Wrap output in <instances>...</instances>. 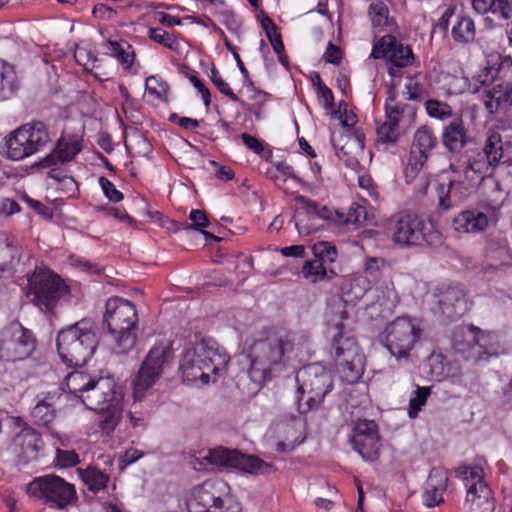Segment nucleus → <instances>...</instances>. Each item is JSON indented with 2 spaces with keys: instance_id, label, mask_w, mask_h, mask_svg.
<instances>
[{
  "instance_id": "1",
  "label": "nucleus",
  "mask_w": 512,
  "mask_h": 512,
  "mask_svg": "<svg viewBox=\"0 0 512 512\" xmlns=\"http://www.w3.org/2000/svg\"><path fill=\"white\" fill-rule=\"evenodd\" d=\"M297 339V334L292 331L275 329L253 340L248 347V374L251 380L262 383L282 372L287 366Z\"/></svg>"
},
{
  "instance_id": "2",
  "label": "nucleus",
  "mask_w": 512,
  "mask_h": 512,
  "mask_svg": "<svg viewBox=\"0 0 512 512\" xmlns=\"http://www.w3.org/2000/svg\"><path fill=\"white\" fill-rule=\"evenodd\" d=\"M484 165L468 151L451 161L449 168L442 174L443 181L436 188L439 206L448 210L474 193L488 175Z\"/></svg>"
},
{
  "instance_id": "3",
  "label": "nucleus",
  "mask_w": 512,
  "mask_h": 512,
  "mask_svg": "<svg viewBox=\"0 0 512 512\" xmlns=\"http://www.w3.org/2000/svg\"><path fill=\"white\" fill-rule=\"evenodd\" d=\"M230 356L212 338H202L184 350L180 370L184 382L202 384L210 382V374L219 375L226 370Z\"/></svg>"
},
{
  "instance_id": "4",
  "label": "nucleus",
  "mask_w": 512,
  "mask_h": 512,
  "mask_svg": "<svg viewBox=\"0 0 512 512\" xmlns=\"http://www.w3.org/2000/svg\"><path fill=\"white\" fill-rule=\"evenodd\" d=\"M329 325L337 330L333 336L335 349V367L342 381L348 384L356 383L364 373L365 356L360 352L354 337L345 335L343 323L348 319L342 302H338L328 314Z\"/></svg>"
},
{
  "instance_id": "5",
  "label": "nucleus",
  "mask_w": 512,
  "mask_h": 512,
  "mask_svg": "<svg viewBox=\"0 0 512 512\" xmlns=\"http://www.w3.org/2000/svg\"><path fill=\"white\" fill-rule=\"evenodd\" d=\"M99 344L91 319H81L57 333L56 347L60 359L68 367H82L94 355Z\"/></svg>"
},
{
  "instance_id": "6",
  "label": "nucleus",
  "mask_w": 512,
  "mask_h": 512,
  "mask_svg": "<svg viewBox=\"0 0 512 512\" xmlns=\"http://www.w3.org/2000/svg\"><path fill=\"white\" fill-rule=\"evenodd\" d=\"M138 322V313L133 302L118 296L107 299L103 325L112 337L116 354H126L134 348Z\"/></svg>"
},
{
  "instance_id": "7",
  "label": "nucleus",
  "mask_w": 512,
  "mask_h": 512,
  "mask_svg": "<svg viewBox=\"0 0 512 512\" xmlns=\"http://www.w3.org/2000/svg\"><path fill=\"white\" fill-rule=\"evenodd\" d=\"M123 398L121 387L110 377L95 378L87 393L81 394V402L100 414L99 428L106 434L112 433L121 419Z\"/></svg>"
},
{
  "instance_id": "8",
  "label": "nucleus",
  "mask_w": 512,
  "mask_h": 512,
  "mask_svg": "<svg viewBox=\"0 0 512 512\" xmlns=\"http://www.w3.org/2000/svg\"><path fill=\"white\" fill-rule=\"evenodd\" d=\"M452 347L456 353L474 364L499 356L503 347L499 336L473 325H459L452 332Z\"/></svg>"
},
{
  "instance_id": "9",
  "label": "nucleus",
  "mask_w": 512,
  "mask_h": 512,
  "mask_svg": "<svg viewBox=\"0 0 512 512\" xmlns=\"http://www.w3.org/2000/svg\"><path fill=\"white\" fill-rule=\"evenodd\" d=\"M295 405L300 414L317 409L333 389L330 371L318 363L309 364L296 373Z\"/></svg>"
},
{
  "instance_id": "10",
  "label": "nucleus",
  "mask_w": 512,
  "mask_h": 512,
  "mask_svg": "<svg viewBox=\"0 0 512 512\" xmlns=\"http://www.w3.org/2000/svg\"><path fill=\"white\" fill-rule=\"evenodd\" d=\"M26 295L40 310L54 315L56 307L70 301L68 285L56 273L49 269L36 268L27 275Z\"/></svg>"
},
{
  "instance_id": "11",
  "label": "nucleus",
  "mask_w": 512,
  "mask_h": 512,
  "mask_svg": "<svg viewBox=\"0 0 512 512\" xmlns=\"http://www.w3.org/2000/svg\"><path fill=\"white\" fill-rule=\"evenodd\" d=\"M50 141L43 122L27 123L12 132L5 142L7 158L19 161L42 150Z\"/></svg>"
},
{
  "instance_id": "12",
  "label": "nucleus",
  "mask_w": 512,
  "mask_h": 512,
  "mask_svg": "<svg viewBox=\"0 0 512 512\" xmlns=\"http://www.w3.org/2000/svg\"><path fill=\"white\" fill-rule=\"evenodd\" d=\"M173 350L167 344L153 346L146 355L134 381L133 398L142 401L147 392L160 379L164 370L173 360Z\"/></svg>"
},
{
  "instance_id": "13",
  "label": "nucleus",
  "mask_w": 512,
  "mask_h": 512,
  "mask_svg": "<svg viewBox=\"0 0 512 512\" xmlns=\"http://www.w3.org/2000/svg\"><path fill=\"white\" fill-rule=\"evenodd\" d=\"M456 476L466 488L464 507L467 512H493L495 509L492 490L484 480V471L478 465H461L455 469Z\"/></svg>"
},
{
  "instance_id": "14",
  "label": "nucleus",
  "mask_w": 512,
  "mask_h": 512,
  "mask_svg": "<svg viewBox=\"0 0 512 512\" xmlns=\"http://www.w3.org/2000/svg\"><path fill=\"white\" fill-rule=\"evenodd\" d=\"M26 492L58 509L65 508L77 499L74 485L54 474L35 478L27 485Z\"/></svg>"
},
{
  "instance_id": "15",
  "label": "nucleus",
  "mask_w": 512,
  "mask_h": 512,
  "mask_svg": "<svg viewBox=\"0 0 512 512\" xmlns=\"http://www.w3.org/2000/svg\"><path fill=\"white\" fill-rule=\"evenodd\" d=\"M37 340L32 331L14 322L0 334V360L17 362L29 358L35 351Z\"/></svg>"
},
{
  "instance_id": "16",
  "label": "nucleus",
  "mask_w": 512,
  "mask_h": 512,
  "mask_svg": "<svg viewBox=\"0 0 512 512\" xmlns=\"http://www.w3.org/2000/svg\"><path fill=\"white\" fill-rule=\"evenodd\" d=\"M203 460L216 466L237 468L250 474L268 475L276 471L271 463H267L255 455H246L238 450L216 448L209 450Z\"/></svg>"
},
{
  "instance_id": "17",
  "label": "nucleus",
  "mask_w": 512,
  "mask_h": 512,
  "mask_svg": "<svg viewBox=\"0 0 512 512\" xmlns=\"http://www.w3.org/2000/svg\"><path fill=\"white\" fill-rule=\"evenodd\" d=\"M386 347L397 359H408L410 351L421 336V329L414 320L398 317L386 328Z\"/></svg>"
},
{
  "instance_id": "18",
  "label": "nucleus",
  "mask_w": 512,
  "mask_h": 512,
  "mask_svg": "<svg viewBox=\"0 0 512 512\" xmlns=\"http://www.w3.org/2000/svg\"><path fill=\"white\" fill-rule=\"evenodd\" d=\"M388 230L395 244L417 246L425 241L427 223L415 213L402 211L389 218Z\"/></svg>"
},
{
  "instance_id": "19",
  "label": "nucleus",
  "mask_w": 512,
  "mask_h": 512,
  "mask_svg": "<svg viewBox=\"0 0 512 512\" xmlns=\"http://www.w3.org/2000/svg\"><path fill=\"white\" fill-rule=\"evenodd\" d=\"M433 311L445 321H456L467 311L466 291L460 283H441L433 291Z\"/></svg>"
},
{
  "instance_id": "20",
  "label": "nucleus",
  "mask_w": 512,
  "mask_h": 512,
  "mask_svg": "<svg viewBox=\"0 0 512 512\" xmlns=\"http://www.w3.org/2000/svg\"><path fill=\"white\" fill-rule=\"evenodd\" d=\"M410 109L409 105L400 103L393 96L385 102L384 119L376 121V146L387 150L397 144L401 137L399 123L404 113Z\"/></svg>"
},
{
  "instance_id": "21",
  "label": "nucleus",
  "mask_w": 512,
  "mask_h": 512,
  "mask_svg": "<svg viewBox=\"0 0 512 512\" xmlns=\"http://www.w3.org/2000/svg\"><path fill=\"white\" fill-rule=\"evenodd\" d=\"M371 57L385 59L389 64L388 73L393 78L400 77L399 69L412 65L414 61L411 48L392 35H385L374 44Z\"/></svg>"
},
{
  "instance_id": "22",
  "label": "nucleus",
  "mask_w": 512,
  "mask_h": 512,
  "mask_svg": "<svg viewBox=\"0 0 512 512\" xmlns=\"http://www.w3.org/2000/svg\"><path fill=\"white\" fill-rule=\"evenodd\" d=\"M353 448L365 461H375L380 454L378 426L373 420H358L350 440Z\"/></svg>"
},
{
  "instance_id": "23",
  "label": "nucleus",
  "mask_w": 512,
  "mask_h": 512,
  "mask_svg": "<svg viewBox=\"0 0 512 512\" xmlns=\"http://www.w3.org/2000/svg\"><path fill=\"white\" fill-rule=\"evenodd\" d=\"M17 425H24L17 434L16 439L21 445V453L18 456L20 464L27 465L39 458L40 451L43 449L44 443L41 434L34 428L28 426L23 420L16 418Z\"/></svg>"
},
{
  "instance_id": "24",
  "label": "nucleus",
  "mask_w": 512,
  "mask_h": 512,
  "mask_svg": "<svg viewBox=\"0 0 512 512\" xmlns=\"http://www.w3.org/2000/svg\"><path fill=\"white\" fill-rule=\"evenodd\" d=\"M297 202L301 204V208L304 210V212L298 211L295 216V227L300 234H309L318 229L316 226L305 225V221L313 219L330 220L333 217L332 210L325 206H319L316 202L304 196L297 197Z\"/></svg>"
},
{
  "instance_id": "25",
  "label": "nucleus",
  "mask_w": 512,
  "mask_h": 512,
  "mask_svg": "<svg viewBox=\"0 0 512 512\" xmlns=\"http://www.w3.org/2000/svg\"><path fill=\"white\" fill-rule=\"evenodd\" d=\"M468 152L475 160H481L485 164L484 170L488 175L491 174L493 168L506 161L502 138L498 132H491L488 135L483 152L478 150H468Z\"/></svg>"
},
{
  "instance_id": "26",
  "label": "nucleus",
  "mask_w": 512,
  "mask_h": 512,
  "mask_svg": "<svg viewBox=\"0 0 512 512\" xmlns=\"http://www.w3.org/2000/svg\"><path fill=\"white\" fill-rule=\"evenodd\" d=\"M484 106L489 113H500L508 128L512 129V84L505 89L488 91L484 98Z\"/></svg>"
},
{
  "instance_id": "27",
  "label": "nucleus",
  "mask_w": 512,
  "mask_h": 512,
  "mask_svg": "<svg viewBox=\"0 0 512 512\" xmlns=\"http://www.w3.org/2000/svg\"><path fill=\"white\" fill-rule=\"evenodd\" d=\"M447 483L448 474L444 468L431 469L422 494L423 504L427 507L439 505L443 501L442 494L447 488Z\"/></svg>"
},
{
  "instance_id": "28",
  "label": "nucleus",
  "mask_w": 512,
  "mask_h": 512,
  "mask_svg": "<svg viewBox=\"0 0 512 512\" xmlns=\"http://www.w3.org/2000/svg\"><path fill=\"white\" fill-rule=\"evenodd\" d=\"M61 396L58 390L37 396L36 404L30 412L35 424L48 427L55 420V405Z\"/></svg>"
},
{
  "instance_id": "29",
  "label": "nucleus",
  "mask_w": 512,
  "mask_h": 512,
  "mask_svg": "<svg viewBox=\"0 0 512 512\" xmlns=\"http://www.w3.org/2000/svg\"><path fill=\"white\" fill-rule=\"evenodd\" d=\"M82 150L81 140L77 137L61 138L52 153L46 156L40 165L49 168L56 164L55 160L61 163L73 160Z\"/></svg>"
},
{
  "instance_id": "30",
  "label": "nucleus",
  "mask_w": 512,
  "mask_h": 512,
  "mask_svg": "<svg viewBox=\"0 0 512 512\" xmlns=\"http://www.w3.org/2000/svg\"><path fill=\"white\" fill-rule=\"evenodd\" d=\"M487 214L477 210H466L453 219V227L459 233H478L489 225Z\"/></svg>"
},
{
  "instance_id": "31",
  "label": "nucleus",
  "mask_w": 512,
  "mask_h": 512,
  "mask_svg": "<svg viewBox=\"0 0 512 512\" xmlns=\"http://www.w3.org/2000/svg\"><path fill=\"white\" fill-rule=\"evenodd\" d=\"M469 136L462 118L453 119L443 129L442 142L450 152H458L467 144Z\"/></svg>"
},
{
  "instance_id": "32",
  "label": "nucleus",
  "mask_w": 512,
  "mask_h": 512,
  "mask_svg": "<svg viewBox=\"0 0 512 512\" xmlns=\"http://www.w3.org/2000/svg\"><path fill=\"white\" fill-rule=\"evenodd\" d=\"M389 0H371L368 8V16L373 28L392 30L395 26L394 18L390 16Z\"/></svg>"
},
{
  "instance_id": "33",
  "label": "nucleus",
  "mask_w": 512,
  "mask_h": 512,
  "mask_svg": "<svg viewBox=\"0 0 512 512\" xmlns=\"http://www.w3.org/2000/svg\"><path fill=\"white\" fill-rule=\"evenodd\" d=\"M499 74V69H496V66L490 64L483 67L479 70V72L473 76L470 80V93H478L481 89H484L483 99L488 91H492V89H487L490 85H492ZM496 89H502L500 85L495 86Z\"/></svg>"
},
{
  "instance_id": "34",
  "label": "nucleus",
  "mask_w": 512,
  "mask_h": 512,
  "mask_svg": "<svg viewBox=\"0 0 512 512\" xmlns=\"http://www.w3.org/2000/svg\"><path fill=\"white\" fill-rule=\"evenodd\" d=\"M19 88V81L12 65L2 62L0 67V101L10 99Z\"/></svg>"
},
{
  "instance_id": "35",
  "label": "nucleus",
  "mask_w": 512,
  "mask_h": 512,
  "mask_svg": "<svg viewBox=\"0 0 512 512\" xmlns=\"http://www.w3.org/2000/svg\"><path fill=\"white\" fill-rule=\"evenodd\" d=\"M335 258H312L307 260L302 268L303 276L310 282L316 283L324 279L328 272L335 274L334 271L327 267V262H334Z\"/></svg>"
},
{
  "instance_id": "36",
  "label": "nucleus",
  "mask_w": 512,
  "mask_h": 512,
  "mask_svg": "<svg viewBox=\"0 0 512 512\" xmlns=\"http://www.w3.org/2000/svg\"><path fill=\"white\" fill-rule=\"evenodd\" d=\"M109 53L113 56L124 70H130L134 59L135 52L133 47L125 42L109 41Z\"/></svg>"
},
{
  "instance_id": "37",
  "label": "nucleus",
  "mask_w": 512,
  "mask_h": 512,
  "mask_svg": "<svg viewBox=\"0 0 512 512\" xmlns=\"http://www.w3.org/2000/svg\"><path fill=\"white\" fill-rule=\"evenodd\" d=\"M94 380V377L84 371H74L67 375L66 386L70 393L81 400V394L87 393Z\"/></svg>"
},
{
  "instance_id": "38",
  "label": "nucleus",
  "mask_w": 512,
  "mask_h": 512,
  "mask_svg": "<svg viewBox=\"0 0 512 512\" xmlns=\"http://www.w3.org/2000/svg\"><path fill=\"white\" fill-rule=\"evenodd\" d=\"M441 82L447 94L458 95L470 92V80L462 72L458 74L443 73Z\"/></svg>"
},
{
  "instance_id": "39",
  "label": "nucleus",
  "mask_w": 512,
  "mask_h": 512,
  "mask_svg": "<svg viewBox=\"0 0 512 512\" xmlns=\"http://www.w3.org/2000/svg\"><path fill=\"white\" fill-rule=\"evenodd\" d=\"M452 37L455 42L467 44L474 41L476 28L470 17H461L452 27Z\"/></svg>"
},
{
  "instance_id": "40",
  "label": "nucleus",
  "mask_w": 512,
  "mask_h": 512,
  "mask_svg": "<svg viewBox=\"0 0 512 512\" xmlns=\"http://www.w3.org/2000/svg\"><path fill=\"white\" fill-rule=\"evenodd\" d=\"M246 88L247 97L252 103L247 106V109L255 115L257 119L260 118L262 109L266 102L269 100L270 95L262 90L257 89L253 82L250 80L244 83Z\"/></svg>"
},
{
  "instance_id": "41",
  "label": "nucleus",
  "mask_w": 512,
  "mask_h": 512,
  "mask_svg": "<svg viewBox=\"0 0 512 512\" xmlns=\"http://www.w3.org/2000/svg\"><path fill=\"white\" fill-rule=\"evenodd\" d=\"M189 219L192 224L188 227V229L194 228L201 231V234L204 236L205 244L212 245L213 243H218L222 240L221 237L215 236L214 234L203 230V228L209 225V220L204 211L199 209H192L189 214Z\"/></svg>"
},
{
  "instance_id": "42",
  "label": "nucleus",
  "mask_w": 512,
  "mask_h": 512,
  "mask_svg": "<svg viewBox=\"0 0 512 512\" xmlns=\"http://www.w3.org/2000/svg\"><path fill=\"white\" fill-rule=\"evenodd\" d=\"M83 482L87 485L88 490L98 492L106 487L109 477L94 467H88L80 471Z\"/></svg>"
},
{
  "instance_id": "43",
  "label": "nucleus",
  "mask_w": 512,
  "mask_h": 512,
  "mask_svg": "<svg viewBox=\"0 0 512 512\" xmlns=\"http://www.w3.org/2000/svg\"><path fill=\"white\" fill-rule=\"evenodd\" d=\"M275 173L271 175L279 188L284 189L283 185L287 180H292L296 184L303 185V181L298 177L291 165L285 161H278L273 164Z\"/></svg>"
},
{
  "instance_id": "44",
  "label": "nucleus",
  "mask_w": 512,
  "mask_h": 512,
  "mask_svg": "<svg viewBox=\"0 0 512 512\" xmlns=\"http://www.w3.org/2000/svg\"><path fill=\"white\" fill-rule=\"evenodd\" d=\"M260 24L268 38L274 52L281 54L284 52V44L281 35L277 32V27L270 17L263 14L260 19Z\"/></svg>"
},
{
  "instance_id": "45",
  "label": "nucleus",
  "mask_w": 512,
  "mask_h": 512,
  "mask_svg": "<svg viewBox=\"0 0 512 512\" xmlns=\"http://www.w3.org/2000/svg\"><path fill=\"white\" fill-rule=\"evenodd\" d=\"M436 138L432 131L427 128H420L416 131L413 140L412 150L427 154L435 146Z\"/></svg>"
},
{
  "instance_id": "46",
  "label": "nucleus",
  "mask_w": 512,
  "mask_h": 512,
  "mask_svg": "<svg viewBox=\"0 0 512 512\" xmlns=\"http://www.w3.org/2000/svg\"><path fill=\"white\" fill-rule=\"evenodd\" d=\"M257 252L265 254L281 253V256H304L305 248L303 245H292L280 248L271 243L261 244L257 247Z\"/></svg>"
},
{
  "instance_id": "47",
  "label": "nucleus",
  "mask_w": 512,
  "mask_h": 512,
  "mask_svg": "<svg viewBox=\"0 0 512 512\" xmlns=\"http://www.w3.org/2000/svg\"><path fill=\"white\" fill-rule=\"evenodd\" d=\"M426 160L427 154L411 150L408 163L405 168V178L407 183L411 182L417 176Z\"/></svg>"
},
{
  "instance_id": "48",
  "label": "nucleus",
  "mask_w": 512,
  "mask_h": 512,
  "mask_svg": "<svg viewBox=\"0 0 512 512\" xmlns=\"http://www.w3.org/2000/svg\"><path fill=\"white\" fill-rule=\"evenodd\" d=\"M430 395V388L417 386L413 396L409 400L408 415L410 418H416L421 408L425 405L428 396Z\"/></svg>"
},
{
  "instance_id": "49",
  "label": "nucleus",
  "mask_w": 512,
  "mask_h": 512,
  "mask_svg": "<svg viewBox=\"0 0 512 512\" xmlns=\"http://www.w3.org/2000/svg\"><path fill=\"white\" fill-rule=\"evenodd\" d=\"M148 37L154 42L170 49L176 50L178 43L173 34L163 30L162 28H150Z\"/></svg>"
},
{
  "instance_id": "50",
  "label": "nucleus",
  "mask_w": 512,
  "mask_h": 512,
  "mask_svg": "<svg viewBox=\"0 0 512 512\" xmlns=\"http://www.w3.org/2000/svg\"><path fill=\"white\" fill-rule=\"evenodd\" d=\"M425 106L427 114L432 118L445 120L452 115V109L447 103L438 100H428Z\"/></svg>"
},
{
  "instance_id": "51",
  "label": "nucleus",
  "mask_w": 512,
  "mask_h": 512,
  "mask_svg": "<svg viewBox=\"0 0 512 512\" xmlns=\"http://www.w3.org/2000/svg\"><path fill=\"white\" fill-rule=\"evenodd\" d=\"M365 284H366V280L365 279H355L353 280L351 283H350V290L347 292V294H353V296L351 298L348 299V301H354V300H360L365 292H366V288H365ZM338 302H342L343 305H344V310L346 311V302L347 300L343 301V300H337L335 301L333 304L330 305V307L328 308L327 312H326V320H327V323L329 324V317H328V314L331 312V309L334 305H336Z\"/></svg>"
},
{
  "instance_id": "52",
  "label": "nucleus",
  "mask_w": 512,
  "mask_h": 512,
  "mask_svg": "<svg viewBox=\"0 0 512 512\" xmlns=\"http://www.w3.org/2000/svg\"><path fill=\"white\" fill-rule=\"evenodd\" d=\"M56 466L67 468L75 466L79 463V456L74 450L56 449Z\"/></svg>"
},
{
  "instance_id": "53",
  "label": "nucleus",
  "mask_w": 512,
  "mask_h": 512,
  "mask_svg": "<svg viewBox=\"0 0 512 512\" xmlns=\"http://www.w3.org/2000/svg\"><path fill=\"white\" fill-rule=\"evenodd\" d=\"M74 58L85 70L92 69L96 61V56L84 46H77L75 48Z\"/></svg>"
},
{
  "instance_id": "54",
  "label": "nucleus",
  "mask_w": 512,
  "mask_h": 512,
  "mask_svg": "<svg viewBox=\"0 0 512 512\" xmlns=\"http://www.w3.org/2000/svg\"><path fill=\"white\" fill-rule=\"evenodd\" d=\"M98 182L103 191V194L109 201L118 203L123 199L122 192L116 189L115 185L109 179L101 176Z\"/></svg>"
},
{
  "instance_id": "55",
  "label": "nucleus",
  "mask_w": 512,
  "mask_h": 512,
  "mask_svg": "<svg viewBox=\"0 0 512 512\" xmlns=\"http://www.w3.org/2000/svg\"><path fill=\"white\" fill-rule=\"evenodd\" d=\"M317 96L325 109H331L334 104L332 91L322 82L320 76L316 74Z\"/></svg>"
},
{
  "instance_id": "56",
  "label": "nucleus",
  "mask_w": 512,
  "mask_h": 512,
  "mask_svg": "<svg viewBox=\"0 0 512 512\" xmlns=\"http://www.w3.org/2000/svg\"><path fill=\"white\" fill-rule=\"evenodd\" d=\"M146 92L157 99H163L167 92L166 83L159 82L154 76H150L145 82Z\"/></svg>"
},
{
  "instance_id": "57",
  "label": "nucleus",
  "mask_w": 512,
  "mask_h": 512,
  "mask_svg": "<svg viewBox=\"0 0 512 512\" xmlns=\"http://www.w3.org/2000/svg\"><path fill=\"white\" fill-rule=\"evenodd\" d=\"M70 260L72 266L88 274H98L102 271L98 264L85 258H70Z\"/></svg>"
},
{
  "instance_id": "58",
  "label": "nucleus",
  "mask_w": 512,
  "mask_h": 512,
  "mask_svg": "<svg viewBox=\"0 0 512 512\" xmlns=\"http://www.w3.org/2000/svg\"><path fill=\"white\" fill-rule=\"evenodd\" d=\"M490 12L502 19H508L511 15L512 7L507 0H493Z\"/></svg>"
},
{
  "instance_id": "59",
  "label": "nucleus",
  "mask_w": 512,
  "mask_h": 512,
  "mask_svg": "<svg viewBox=\"0 0 512 512\" xmlns=\"http://www.w3.org/2000/svg\"><path fill=\"white\" fill-rule=\"evenodd\" d=\"M313 256H331L337 254L335 245L327 241H319L312 245Z\"/></svg>"
},
{
  "instance_id": "60",
  "label": "nucleus",
  "mask_w": 512,
  "mask_h": 512,
  "mask_svg": "<svg viewBox=\"0 0 512 512\" xmlns=\"http://www.w3.org/2000/svg\"><path fill=\"white\" fill-rule=\"evenodd\" d=\"M169 120L189 131H193L199 127V121L197 119L179 116L176 113L171 114Z\"/></svg>"
},
{
  "instance_id": "61",
  "label": "nucleus",
  "mask_w": 512,
  "mask_h": 512,
  "mask_svg": "<svg viewBox=\"0 0 512 512\" xmlns=\"http://www.w3.org/2000/svg\"><path fill=\"white\" fill-rule=\"evenodd\" d=\"M0 246H4L6 248V253L11 255L20 253L21 249L18 239L6 234L0 235Z\"/></svg>"
},
{
  "instance_id": "62",
  "label": "nucleus",
  "mask_w": 512,
  "mask_h": 512,
  "mask_svg": "<svg viewBox=\"0 0 512 512\" xmlns=\"http://www.w3.org/2000/svg\"><path fill=\"white\" fill-rule=\"evenodd\" d=\"M189 80L194 86V88L201 94L203 103L206 107H209L211 104V95L209 89L204 85V83L196 76L190 75Z\"/></svg>"
},
{
  "instance_id": "63",
  "label": "nucleus",
  "mask_w": 512,
  "mask_h": 512,
  "mask_svg": "<svg viewBox=\"0 0 512 512\" xmlns=\"http://www.w3.org/2000/svg\"><path fill=\"white\" fill-rule=\"evenodd\" d=\"M366 219V210L360 205H352L348 211L346 222L360 224Z\"/></svg>"
},
{
  "instance_id": "64",
  "label": "nucleus",
  "mask_w": 512,
  "mask_h": 512,
  "mask_svg": "<svg viewBox=\"0 0 512 512\" xmlns=\"http://www.w3.org/2000/svg\"><path fill=\"white\" fill-rule=\"evenodd\" d=\"M323 58L327 63L338 65L342 60V50L340 49V47L332 43H329L323 55Z\"/></svg>"
}]
</instances>
